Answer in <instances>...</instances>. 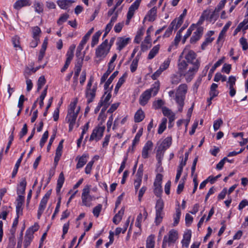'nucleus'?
I'll list each match as a JSON object with an SVG mask.
<instances>
[{
	"label": "nucleus",
	"instance_id": "f257e3e1",
	"mask_svg": "<svg viewBox=\"0 0 248 248\" xmlns=\"http://www.w3.org/2000/svg\"><path fill=\"white\" fill-rule=\"evenodd\" d=\"M160 88V83L159 81H155L150 89H147L143 92L140 95L139 98V103L140 105L144 106L150 100L152 95L155 96L158 93Z\"/></svg>",
	"mask_w": 248,
	"mask_h": 248
},
{
	"label": "nucleus",
	"instance_id": "f03ea898",
	"mask_svg": "<svg viewBox=\"0 0 248 248\" xmlns=\"http://www.w3.org/2000/svg\"><path fill=\"white\" fill-rule=\"evenodd\" d=\"M187 86L186 84H182L179 86L175 94V100L178 105V110L182 111L184 106L185 95L187 93Z\"/></svg>",
	"mask_w": 248,
	"mask_h": 248
},
{
	"label": "nucleus",
	"instance_id": "7ed1b4c3",
	"mask_svg": "<svg viewBox=\"0 0 248 248\" xmlns=\"http://www.w3.org/2000/svg\"><path fill=\"white\" fill-rule=\"evenodd\" d=\"M77 102H72L69 105L68 110V113L66 117V120L68 123H75L78 115L80 110V107H78L77 109Z\"/></svg>",
	"mask_w": 248,
	"mask_h": 248
},
{
	"label": "nucleus",
	"instance_id": "20e7f679",
	"mask_svg": "<svg viewBox=\"0 0 248 248\" xmlns=\"http://www.w3.org/2000/svg\"><path fill=\"white\" fill-rule=\"evenodd\" d=\"M196 54L192 50L190 49L189 46H186L182 52L180 58H184L188 63L194 65L197 61H199L196 59Z\"/></svg>",
	"mask_w": 248,
	"mask_h": 248
},
{
	"label": "nucleus",
	"instance_id": "39448f33",
	"mask_svg": "<svg viewBox=\"0 0 248 248\" xmlns=\"http://www.w3.org/2000/svg\"><path fill=\"white\" fill-rule=\"evenodd\" d=\"M164 207V202L163 200L159 198L156 201L155 205V223L156 225L159 224L162 220L163 217V209Z\"/></svg>",
	"mask_w": 248,
	"mask_h": 248
},
{
	"label": "nucleus",
	"instance_id": "423d86ee",
	"mask_svg": "<svg viewBox=\"0 0 248 248\" xmlns=\"http://www.w3.org/2000/svg\"><path fill=\"white\" fill-rule=\"evenodd\" d=\"M110 48L108 47V39H106L96 49L95 55L98 58H104L109 52Z\"/></svg>",
	"mask_w": 248,
	"mask_h": 248
},
{
	"label": "nucleus",
	"instance_id": "0eeeda50",
	"mask_svg": "<svg viewBox=\"0 0 248 248\" xmlns=\"http://www.w3.org/2000/svg\"><path fill=\"white\" fill-rule=\"evenodd\" d=\"M102 124L103 122H101L100 124H98V126L93 130L90 138V141L94 140L98 141L101 139L105 129V126L104 125H102Z\"/></svg>",
	"mask_w": 248,
	"mask_h": 248
},
{
	"label": "nucleus",
	"instance_id": "6e6552de",
	"mask_svg": "<svg viewBox=\"0 0 248 248\" xmlns=\"http://www.w3.org/2000/svg\"><path fill=\"white\" fill-rule=\"evenodd\" d=\"M162 175L158 173L154 183V192L155 196L160 198L163 190L161 186Z\"/></svg>",
	"mask_w": 248,
	"mask_h": 248
},
{
	"label": "nucleus",
	"instance_id": "1a4fd4ad",
	"mask_svg": "<svg viewBox=\"0 0 248 248\" xmlns=\"http://www.w3.org/2000/svg\"><path fill=\"white\" fill-rule=\"evenodd\" d=\"M200 65V61H197L185 73V77L186 81L190 82L197 72Z\"/></svg>",
	"mask_w": 248,
	"mask_h": 248
},
{
	"label": "nucleus",
	"instance_id": "9d476101",
	"mask_svg": "<svg viewBox=\"0 0 248 248\" xmlns=\"http://www.w3.org/2000/svg\"><path fill=\"white\" fill-rule=\"evenodd\" d=\"M141 1V0H136L129 7L127 14L126 24H129L130 20L134 15L135 11L138 9Z\"/></svg>",
	"mask_w": 248,
	"mask_h": 248
},
{
	"label": "nucleus",
	"instance_id": "9b49d317",
	"mask_svg": "<svg viewBox=\"0 0 248 248\" xmlns=\"http://www.w3.org/2000/svg\"><path fill=\"white\" fill-rule=\"evenodd\" d=\"M90 187L87 186L82 191L81 199L83 205L90 207L91 205V202L92 201V198L89 194Z\"/></svg>",
	"mask_w": 248,
	"mask_h": 248
},
{
	"label": "nucleus",
	"instance_id": "f8f14e48",
	"mask_svg": "<svg viewBox=\"0 0 248 248\" xmlns=\"http://www.w3.org/2000/svg\"><path fill=\"white\" fill-rule=\"evenodd\" d=\"M97 90V84H95L92 89H86V97L87 98V103L90 104L93 100Z\"/></svg>",
	"mask_w": 248,
	"mask_h": 248
},
{
	"label": "nucleus",
	"instance_id": "ddd939ff",
	"mask_svg": "<svg viewBox=\"0 0 248 248\" xmlns=\"http://www.w3.org/2000/svg\"><path fill=\"white\" fill-rule=\"evenodd\" d=\"M130 40L131 39L129 37H119L117 38V49L119 51L122 50L129 43Z\"/></svg>",
	"mask_w": 248,
	"mask_h": 248
},
{
	"label": "nucleus",
	"instance_id": "4468645a",
	"mask_svg": "<svg viewBox=\"0 0 248 248\" xmlns=\"http://www.w3.org/2000/svg\"><path fill=\"white\" fill-rule=\"evenodd\" d=\"M203 31V29L202 27H198L190 38V43H194L199 40L202 35Z\"/></svg>",
	"mask_w": 248,
	"mask_h": 248
},
{
	"label": "nucleus",
	"instance_id": "2eb2a0df",
	"mask_svg": "<svg viewBox=\"0 0 248 248\" xmlns=\"http://www.w3.org/2000/svg\"><path fill=\"white\" fill-rule=\"evenodd\" d=\"M75 2L74 0H58L57 3L62 9L66 10L70 7Z\"/></svg>",
	"mask_w": 248,
	"mask_h": 248
},
{
	"label": "nucleus",
	"instance_id": "dca6fc26",
	"mask_svg": "<svg viewBox=\"0 0 248 248\" xmlns=\"http://www.w3.org/2000/svg\"><path fill=\"white\" fill-rule=\"evenodd\" d=\"M158 148L160 150L165 151L169 148L170 145V137L166 138L163 140L160 144L158 143Z\"/></svg>",
	"mask_w": 248,
	"mask_h": 248
},
{
	"label": "nucleus",
	"instance_id": "f3484780",
	"mask_svg": "<svg viewBox=\"0 0 248 248\" xmlns=\"http://www.w3.org/2000/svg\"><path fill=\"white\" fill-rule=\"evenodd\" d=\"M191 237V232L190 230L185 232L183 235V239L182 241V246L188 248Z\"/></svg>",
	"mask_w": 248,
	"mask_h": 248
},
{
	"label": "nucleus",
	"instance_id": "a211bd4d",
	"mask_svg": "<svg viewBox=\"0 0 248 248\" xmlns=\"http://www.w3.org/2000/svg\"><path fill=\"white\" fill-rule=\"evenodd\" d=\"M27 185V182L25 178L21 179L19 184L17 186V194H24L25 193L26 187Z\"/></svg>",
	"mask_w": 248,
	"mask_h": 248
},
{
	"label": "nucleus",
	"instance_id": "6ab92c4d",
	"mask_svg": "<svg viewBox=\"0 0 248 248\" xmlns=\"http://www.w3.org/2000/svg\"><path fill=\"white\" fill-rule=\"evenodd\" d=\"M30 0H18L14 4V7L15 9L18 10L23 7L30 6Z\"/></svg>",
	"mask_w": 248,
	"mask_h": 248
},
{
	"label": "nucleus",
	"instance_id": "aec40b11",
	"mask_svg": "<svg viewBox=\"0 0 248 248\" xmlns=\"http://www.w3.org/2000/svg\"><path fill=\"white\" fill-rule=\"evenodd\" d=\"M157 8L155 7L152 8L148 13L145 19H147L149 21H153L156 16Z\"/></svg>",
	"mask_w": 248,
	"mask_h": 248
},
{
	"label": "nucleus",
	"instance_id": "412c9836",
	"mask_svg": "<svg viewBox=\"0 0 248 248\" xmlns=\"http://www.w3.org/2000/svg\"><path fill=\"white\" fill-rule=\"evenodd\" d=\"M88 156L86 154H83L81 157H79L78 161L76 165L77 169H79L84 166V165L87 162V158Z\"/></svg>",
	"mask_w": 248,
	"mask_h": 248
},
{
	"label": "nucleus",
	"instance_id": "4be33fe9",
	"mask_svg": "<svg viewBox=\"0 0 248 248\" xmlns=\"http://www.w3.org/2000/svg\"><path fill=\"white\" fill-rule=\"evenodd\" d=\"M145 117L144 112L141 109L138 110L135 114L134 120L136 123L142 121Z\"/></svg>",
	"mask_w": 248,
	"mask_h": 248
},
{
	"label": "nucleus",
	"instance_id": "5701e85b",
	"mask_svg": "<svg viewBox=\"0 0 248 248\" xmlns=\"http://www.w3.org/2000/svg\"><path fill=\"white\" fill-rule=\"evenodd\" d=\"M112 87H113V86L112 85L111 88H110V89L106 90V92L105 93V94H107V93L108 92V93L106 95V96L105 97V98H104V100L103 99V97L101 98V100L100 101V103H102V105L103 104H106V105H109V101L111 97V90Z\"/></svg>",
	"mask_w": 248,
	"mask_h": 248
},
{
	"label": "nucleus",
	"instance_id": "b1692460",
	"mask_svg": "<svg viewBox=\"0 0 248 248\" xmlns=\"http://www.w3.org/2000/svg\"><path fill=\"white\" fill-rule=\"evenodd\" d=\"M124 214V209L122 208L117 214H116L113 218V222L115 224H118L122 218L123 215Z\"/></svg>",
	"mask_w": 248,
	"mask_h": 248
},
{
	"label": "nucleus",
	"instance_id": "393cba45",
	"mask_svg": "<svg viewBox=\"0 0 248 248\" xmlns=\"http://www.w3.org/2000/svg\"><path fill=\"white\" fill-rule=\"evenodd\" d=\"M183 19L179 16L178 18L174 19L171 22V30L173 29L177 30L183 22Z\"/></svg>",
	"mask_w": 248,
	"mask_h": 248
},
{
	"label": "nucleus",
	"instance_id": "a878e982",
	"mask_svg": "<svg viewBox=\"0 0 248 248\" xmlns=\"http://www.w3.org/2000/svg\"><path fill=\"white\" fill-rule=\"evenodd\" d=\"M181 214V212L179 205L178 204V207L176 209L175 214L173 216L174 222L173 225L174 226L177 225V224L179 223Z\"/></svg>",
	"mask_w": 248,
	"mask_h": 248
},
{
	"label": "nucleus",
	"instance_id": "bb28decb",
	"mask_svg": "<svg viewBox=\"0 0 248 248\" xmlns=\"http://www.w3.org/2000/svg\"><path fill=\"white\" fill-rule=\"evenodd\" d=\"M47 202L41 200L39 205V208L37 213V218H40L41 215H42L46 205Z\"/></svg>",
	"mask_w": 248,
	"mask_h": 248
},
{
	"label": "nucleus",
	"instance_id": "cd10ccee",
	"mask_svg": "<svg viewBox=\"0 0 248 248\" xmlns=\"http://www.w3.org/2000/svg\"><path fill=\"white\" fill-rule=\"evenodd\" d=\"M224 58L223 57L222 59L219 60L218 61H217L213 65V66L211 68V69L210 70L209 73L208 74V78L210 79L213 73L215 71L216 69L223 62Z\"/></svg>",
	"mask_w": 248,
	"mask_h": 248
},
{
	"label": "nucleus",
	"instance_id": "c85d7f7f",
	"mask_svg": "<svg viewBox=\"0 0 248 248\" xmlns=\"http://www.w3.org/2000/svg\"><path fill=\"white\" fill-rule=\"evenodd\" d=\"M33 238V235L31 233H28L26 232L25 236L24 248H27V247L30 245L31 241Z\"/></svg>",
	"mask_w": 248,
	"mask_h": 248
},
{
	"label": "nucleus",
	"instance_id": "c756f323",
	"mask_svg": "<svg viewBox=\"0 0 248 248\" xmlns=\"http://www.w3.org/2000/svg\"><path fill=\"white\" fill-rule=\"evenodd\" d=\"M118 74V71H115L109 78L108 80L106 82L104 85V89L105 90H108V88L109 87V85L112 83V81L114 79V78L117 76Z\"/></svg>",
	"mask_w": 248,
	"mask_h": 248
},
{
	"label": "nucleus",
	"instance_id": "7c9ffc66",
	"mask_svg": "<svg viewBox=\"0 0 248 248\" xmlns=\"http://www.w3.org/2000/svg\"><path fill=\"white\" fill-rule=\"evenodd\" d=\"M101 34H102V32L101 31H97L96 32H95V34H93V35L92 37V42H91V46L92 47H94L95 46V45H96L98 43L99 38L100 35H101Z\"/></svg>",
	"mask_w": 248,
	"mask_h": 248
},
{
	"label": "nucleus",
	"instance_id": "2f4dec72",
	"mask_svg": "<svg viewBox=\"0 0 248 248\" xmlns=\"http://www.w3.org/2000/svg\"><path fill=\"white\" fill-rule=\"evenodd\" d=\"M144 29L141 28L137 31V34L134 39V42L137 44H139L141 40V37L144 34Z\"/></svg>",
	"mask_w": 248,
	"mask_h": 248
},
{
	"label": "nucleus",
	"instance_id": "473e14b6",
	"mask_svg": "<svg viewBox=\"0 0 248 248\" xmlns=\"http://www.w3.org/2000/svg\"><path fill=\"white\" fill-rule=\"evenodd\" d=\"M114 68L112 66L108 65V68L107 71L103 74V75L101 78V84L104 83L106 81L109 75L111 73V72L114 70Z\"/></svg>",
	"mask_w": 248,
	"mask_h": 248
},
{
	"label": "nucleus",
	"instance_id": "72a5a7b5",
	"mask_svg": "<svg viewBox=\"0 0 248 248\" xmlns=\"http://www.w3.org/2000/svg\"><path fill=\"white\" fill-rule=\"evenodd\" d=\"M159 50V46L156 45L150 51L148 56L149 60L153 59L155 56L158 53Z\"/></svg>",
	"mask_w": 248,
	"mask_h": 248
},
{
	"label": "nucleus",
	"instance_id": "f704fd0d",
	"mask_svg": "<svg viewBox=\"0 0 248 248\" xmlns=\"http://www.w3.org/2000/svg\"><path fill=\"white\" fill-rule=\"evenodd\" d=\"M167 122V119L166 118H163L162 119L161 124H160L157 133L159 134H161L166 128V124Z\"/></svg>",
	"mask_w": 248,
	"mask_h": 248
},
{
	"label": "nucleus",
	"instance_id": "c9c22d12",
	"mask_svg": "<svg viewBox=\"0 0 248 248\" xmlns=\"http://www.w3.org/2000/svg\"><path fill=\"white\" fill-rule=\"evenodd\" d=\"M170 245V231L168 234L164 237L162 248H166L168 246Z\"/></svg>",
	"mask_w": 248,
	"mask_h": 248
},
{
	"label": "nucleus",
	"instance_id": "e433bc0d",
	"mask_svg": "<svg viewBox=\"0 0 248 248\" xmlns=\"http://www.w3.org/2000/svg\"><path fill=\"white\" fill-rule=\"evenodd\" d=\"M226 2V0H222L219 2V4L217 5V7L216 8L214 12L211 15L210 17V19H212L214 17V13L215 12H219L224 7Z\"/></svg>",
	"mask_w": 248,
	"mask_h": 248
},
{
	"label": "nucleus",
	"instance_id": "4c0bfd02",
	"mask_svg": "<svg viewBox=\"0 0 248 248\" xmlns=\"http://www.w3.org/2000/svg\"><path fill=\"white\" fill-rule=\"evenodd\" d=\"M155 237L153 235H150L146 240V248H154L155 247Z\"/></svg>",
	"mask_w": 248,
	"mask_h": 248
},
{
	"label": "nucleus",
	"instance_id": "58836bf2",
	"mask_svg": "<svg viewBox=\"0 0 248 248\" xmlns=\"http://www.w3.org/2000/svg\"><path fill=\"white\" fill-rule=\"evenodd\" d=\"M181 58H180L179 60L178 67L179 71L182 72L185 69H186L188 64L185 60H182Z\"/></svg>",
	"mask_w": 248,
	"mask_h": 248
},
{
	"label": "nucleus",
	"instance_id": "ea45409f",
	"mask_svg": "<svg viewBox=\"0 0 248 248\" xmlns=\"http://www.w3.org/2000/svg\"><path fill=\"white\" fill-rule=\"evenodd\" d=\"M185 166V163H180V164L178 167V168L177 169V174H176L175 180V183H176L178 181V180L181 175L182 172L183 170V168L184 166Z\"/></svg>",
	"mask_w": 248,
	"mask_h": 248
},
{
	"label": "nucleus",
	"instance_id": "a19ab883",
	"mask_svg": "<svg viewBox=\"0 0 248 248\" xmlns=\"http://www.w3.org/2000/svg\"><path fill=\"white\" fill-rule=\"evenodd\" d=\"M164 105V102L161 99H158L157 101H155L153 103V108L155 109H158L162 108V106Z\"/></svg>",
	"mask_w": 248,
	"mask_h": 248
},
{
	"label": "nucleus",
	"instance_id": "79ce46f5",
	"mask_svg": "<svg viewBox=\"0 0 248 248\" xmlns=\"http://www.w3.org/2000/svg\"><path fill=\"white\" fill-rule=\"evenodd\" d=\"M162 113L165 116H166L169 119V128L170 127V110L166 107H163L162 108Z\"/></svg>",
	"mask_w": 248,
	"mask_h": 248
},
{
	"label": "nucleus",
	"instance_id": "37998d69",
	"mask_svg": "<svg viewBox=\"0 0 248 248\" xmlns=\"http://www.w3.org/2000/svg\"><path fill=\"white\" fill-rule=\"evenodd\" d=\"M108 106L109 105L106 104H103L102 106V108L101 109V112L98 117V119H99L100 118H101L102 119L101 122L103 123L105 120V118H106V116L104 115V113L106 110L107 108H108Z\"/></svg>",
	"mask_w": 248,
	"mask_h": 248
},
{
	"label": "nucleus",
	"instance_id": "c03bdc74",
	"mask_svg": "<svg viewBox=\"0 0 248 248\" xmlns=\"http://www.w3.org/2000/svg\"><path fill=\"white\" fill-rule=\"evenodd\" d=\"M34 7L36 12L40 14L43 12L44 8L42 3L39 2H36L34 4Z\"/></svg>",
	"mask_w": 248,
	"mask_h": 248
},
{
	"label": "nucleus",
	"instance_id": "a18cd8bd",
	"mask_svg": "<svg viewBox=\"0 0 248 248\" xmlns=\"http://www.w3.org/2000/svg\"><path fill=\"white\" fill-rule=\"evenodd\" d=\"M139 62V58L137 56L132 61L130 65V71L131 72H134L137 68L138 64Z\"/></svg>",
	"mask_w": 248,
	"mask_h": 248
},
{
	"label": "nucleus",
	"instance_id": "49530a36",
	"mask_svg": "<svg viewBox=\"0 0 248 248\" xmlns=\"http://www.w3.org/2000/svg\"><path fill=\"white\" fill-rule=\"evenodd\" d=\"M46 81L44 76H41L39 78L37 82V91H39L41 90L46 83Z\"/></svg>",
	"mask_w": 248,
	"mask_h": 248
},
{
	"label": "nucleus",
	"instance_id": "de8ad7c7",
	"mask_svg": "<svg viewBox=\"0 0 248 248\" xmlns=\"http://www.w3.org/2000/svg\"><path fill=\"white\" fill-rule=\"evenodd\" d=\"M227 80V78L225 76L221 75L219 73L216 74L214 80L216 82H218L219 80H221L222 82L225 81Z\"/></svg>",
	"mask_w": 248,
	"mask_h": 248
},
{
	"label": "nucleus",
	"instance_id": "09e8293b",
	"mask_svg": "<svg viewBox=\"0 0 248 248\" xmlns=\"http://www.w3.org/2000/svg\"><path fill=\"white\" fill-rule=\"evenodd\" d=\"M248 23V18H245L244 19V20L240 23L237 27L236 28L235 31H239L241 29H243L244 30V27L247 25Z\"/></svg>",
	"mask_w": 248,
	"mask_h": 248
},
{
	"label": "nucleus",
	"instance_id": "8fccbe9b",
	"mask_svg": "<svg viewBox=\"0 0 248 248\" xmlns=\"http://www.w3.org/2000/svg\"><path fill=\"white\" fill-rule=\"evenodd\" d=\"M102 205L101 204H98L95 207L93 208V213L94 216L98 217L100 214V213L102 210Z\"/></svg>",
	"mask_w": 248,
	"mask_h": 248
},
{
	"label": "nucleus",
	"instance_id": "3c124183",
	"mask_svg": "<svg viewBox=\"0 0 248 248\" xmlns=\"http://www.w3.org/2000/svg\"><path fill=\"white\" fill-rule=\"evenodd\" d=\"M181 73L174 75L172 77L171 83L176 84L179 83L181 81Z\"/></svg>",
	"mask_w": 248,
	"mask_h": 248
},
{
	"label": "nucleus",
	"instance_id": "603ef678",
	"mask_svg": "<svg viewBox=\"0 0 248 248\" xmlns=\"http://www.w3.org/2000/svg\"><path fill=\"white\" fill-rule=\"evenodd\" d=\"M223 124V121L221 119H218L214 122L213 127L215 131H217Z\"/></svg>",
	"mask_w": 248,
	"mask_h": 248
},
{
	"label": "nucleus",
	"instance_id": "864d4df0",
	"mask_svg": "<svg viewBox=\"0 0 248 248\" xmlns=\"http://www.w3.org/2000/svg\"><path fill=\"white\" fill-rule=\"evenodd\" d=\"M75 47H76V46L75 45L71 46L69 47V49H68V51L67 52V53L66 55V57L70 58L71 59L73 58L74 51L75 49Z\"/></svg>",
	"mask_w": 248,
	"mask_h": 248
},
{
	"label": "nucleus",
	"instance_id": "5fc2aeb1",
	"mask_svg": "<svg viewBox=\"0 0 248 248\" xmlns=\"http://www.w3.org/2000/svg\"><path fill=\"white\" fill-rule=\"evenodd\" d=\"M93 30H94L93 28H92L84 36V37H83V38H82V39L81 40V41L82 42V43H85L86 44L87 43V41L89 40V38L90 37V35L93 33Z\"/></svg>",
	"mask_w": 248,
	"mask_h": 248
},
{
	"label": "nucleus",
	"instance_id": "6e6d98bb",
	"mask_svg": "<svg viewBox=\"0 0 248 248\" xmlns=\"http://www.w3.org/2000/svg\"><path fill=\"white\" fill-rule=\"evenodd\" d=\"M117 17H118V14L116 13L115 14V15L114 16H113L111 17L109 22L107 25L108 29L109 28H112L114 22H115L116 21V20L117 19Z\"/></svg>",
	"mask_w": 248,
	"mask_h": 248
},
{
	"label": "nucleus",
	"instance_id": "4d7b16f0",
	"mask_svg": "<svg viewBox=\"0 0 248 248\" xmlns=\"http://www.w3.org/2000/svg\"><path fill=\"white\" fill-rule=\"evenodd\" d=\"M240 43L242 46V48L244 50H246L248 49V44L247 42V40L246 38L244 37H241L240 39Z\"/></svg>",
	"mask_w": 248,
	"mask_h": 248
},
{
	"label": "nucleus",
	"instance_id": "13d9d810",
	"mask_svg": "<svg viewBox=\"0 0 248 248\" xmlns=\"http://www.w3.org/2000/svg\"><path fill=\"white\" fill-rule=\"evenodd\" d=\"M39 229V225L37 224H35L33 226L28 229L26 232L28 233H31L33 235L34 232H36Z\"/></svg>",
	"mask_w": 248,
	"mask_h": 248
},
{
	"label": "nucleus",
	"instance_id": "bf43d9fd",
	"mask_svg": "<svg viewBox=\"0 0 248 248\" xmlns=\"http://www.w3.org/2000/svg\"><path fill=\"white\" fill-rule=\"evenodd\" d=\"M236 78L233 76H230L227 81V86L229 87H233L235 84Z\"/></svg>",
	"mask_w": 248,
	"mask_h": 248
},
{
	"label": "nucleus",
	"instance_id": "052dcab7",
	"mask_svg": "<svg viewBox=\"0 0 248 248\" xmlns=\"http://www.w3.org/2000/svg\"><path fill=\"white\" fill-rule=\"evenodd\" d=\"M142 217H143V216H142V214L141 213H140L138 215V216L137 217L136 222L135 223V225L136 227H137L139 228H140L141 226V222L142 221Z\"/></svg>",
	"mask_w": 248,
	"mask_h": 248
},
{
	"label": "nucleus",
	"instance_id": "680f3d73",
	"mask_svg": "<svg viewBox=\"0 0 248 248\" xmlns=\"http://www.w3.org/2000/svg\"><path fill=\"white\" fill-rule=\"evenodd\" d=\"M16 245L15 237L10 236L7 248H15Z\"/></svg>",
	"mask_w": 248,
	"mask_h": 248
},
{
	"label": "nucleus",
	"instance_id": "e2e57ef3",
	"mask_svg": "<svg viewBox=\"0 0 248 248\" xmlns=\"http://www.w3.org/2000/svg\"><path fill=\"white\" fill-rule=\"evenodd\" d=\"M231 22H228L224 26V27L223 28L222 31H221V32H220V33L219 34V37H218V40L220 38V37L222 36H223L226 33V32L228 30V29H229V28L231 26Z\"/></svg>",
	"mask_w": 248,
	"mask_h": 248
},
{
	"label": "nucleus",
	"instance_id": "0e129e2a",
	"mask_svg": "<svg viewBox=\"0 0 248 248\" xmlns=\"http://www.w3.org/2000/svg\"><path fill=\"white\" fill-rule=\"evenodd\" d=\"M124 26V23L123 22L116 24L114 28V30L115 32L116 33H119L121 31Z\"/></svg>",
	"mask_w": 248,
	"mask_h": 248
},
{
	"label": "nucleus",
	"instance_id": "69168bd1",
	"mask_svg": "<svg viewBox=\"0 0 248 248\" xmlns=\"http://www.w3.org/2000/svg\"><path fill=\"white\" fill-rule=\"evenodd\" d=\"M214 40L213 38L207 37L205 40L202 43L201 47L202 49H204L206 46L211 43Z\"/></svg>",
	"mask_w": 248,
	"mask_h": 248
},
{
	"label": "nucleus",
	"instance_id": "338daca9",
	"mask_svg": "<svg viewBox=\"0 0 248 248\" xmlns=\"http://www.w3.org/2000/svg\"><path fill=\"white\" fill-rule=\"evenodd\" d=\"M69 15L67 14L62 15L57 21V23L59 25L62 24V23L66 21L68 18Z\"/></svg>",
	"mask_w": 248,
	"mask_h": 248
},
{
	"label": "nucleus",
	"instance_id": "774afa93",
	"mask_svg": "<svg viewBox=\"0 0 248 248\" xmlns=\"http://www.w3.org/2000/svg\"><path fill=\"white\" fill-rule=\"evenodd\" d=\"M153 146V143L151 140H148L145 143V145L143 147V149L145 150V151H150L152 150Z\"/></svg>",
	"mask_w": 248,
	"mask_h": 248
}]
</instances>
